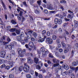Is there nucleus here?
Wrapping results in <instances>:
<instances>
[{"label":"nucleus","instance_id":"f257e3e1","mask_svg":"<svg viewBox=\"0 0 78 78\" xmlns=\"http://www.w3.org/2000/svg\"><path fill=\"white\" fill-rule=\"evenodd\" d=\"M53 61L54 63H56V64H54L52 67V69L54 67H58L59 65V62L60 61L58 60L56 58H54L53 59Z\"/></svg>","mask_w":78,"mask_h":78},{"label":"nucleus","instance_id":"f03ea898","mask_svg":"<svg viewBox=\"0 0 78 78\" xmlns=\"http://www.w3.org/2000/svg\"><path fill=\"white\" fill-rule=\"evenodd\" d=\"M41 51L42 52V54L44 56L46 55H47L48 52V50H45L44 48H41Z\"/></svg>","mask_w":78,"mask_h":78},{"label":"nucleus","instance_id":"7ed1b4c3","mask_svg":"<svg viewBox=\"0 0 78 78\" xmlns=\"http://www.w3.org/2000/svg\"><path fill=\"white\" fill-rule=\"evenodd\" d=\"M55 24L58 23V25H61L62 23V20L56 18L55 20Z\"/></svg>","mask_w":78,"mask_h":78},{"label":"nucleus","instance_id":"20e7f679","mask_svg":"<svg viewBox=\"0 0 78 78\" xmlns=\"http://www.w3.org/2000/svg\"><path fill=\"white\" fill-rule=\"evenodd\" d=\"M27 62L28 64H33V60H32L31 58L28 57L27 58Z\"/></svg>","mask_w":78,"mask_h":78},{"label":"nucleus","instance_id":"39448f33","mask_svg":"<svg viewBox=\"0 0 78 78\" xmlns=\"http://www.w3.org/2000/svg\"><path fill=\"white\" fill-rule=\"evenodd\" d=\"M46 42H48L49 44H51L53 42V41L52 39L50 38H47L46 39Z\"/></svg>","mask_w":78,"mask_h":78},{"label":"nucleus","instance_id":"423d86ee","mask_svg":"<svg viewBox=\"0 0 78 78\" xmlns=\"http://www.w3.org/2000/svg\"><path fill=\"white\" fill-rule=\"evenodd\" d=\"M30 66H24L23 68V70L25 72H28L30 70Z\"/></svg>","mask_w":78,"mask_h":78},{"label":"nucleus","instance_id":"0eeeda50","mask_svg":"<svg viewBox=\"0 0 78 78\" xmlns=\"http://www.w3.org/2000/svg\"><path fill=\"white\" fill-rule=\"evenodd\" d=\"M6 55V52L5 51H2L0 53V56L1 58H4Z\"/></svg>","mask_w":78,"mask_h":78},{"label":"nucleus","instance_id":"6e6552de","mask_svg":"<svg viewBox=\"0 0 78 78\" xmlns=\"http://www.w3.org/2000/svg\"><path fill=\"white\" fill-rule=\"evenodd\" d=\"M17 18L19 20H21L22 19V22H24L25 21V18L23 17V16H22L21 17L18 16H17Z\"/></svg>","mask_w":78,"mask_h":78},{"label":"nucleus","instance_id":"1a4fd4ad","mask_svg":"<svg viewBox=\"0 0 78 78\" xmlns=\"http://www.w3.org/2000/svg\"><path fill=\"white\" fill-rule=\"evenodd\" d=\"M47 8L48 9L50 10H53L54 8L53 7V5L51 4H50L47 6Z\"/></svg>","mask_w":78,"mask_h":78},{"label":"nucleus","instance_id":"9d476101","mask_svg":"<svg viewBox=\"0 0 78 78\" xmlns=\"http://www.w3.org/2000/svg\"><path fill=\"white\" fill-rule=\"evenodd\" d=\"M29 45L30 47L31 48H33L34 46V43L33 42L31 41L30 42L29 44Z\"/></svg>","mask_w":78,"mask_h":78},{"label":"nucleus","instance_id":"9b49d317","mask_svg":"<svg viewBox=\"0 0 78 78\" xmlns=\"http://www.w3.org/2000/svg\"><path fill=\"white\" fill-rule=\"evenodd\" d=\"M34 62L37 64H38V62H39V59L37 57H35L34 58Z\"/></svg>","mask_w":78,"mask_h":78},{"label":"nucleus","instance_id":"f8f14e48","mask_svg":"<svg viewBox=\"0 0 78 78\" xmlns=\"http://www.w3.org/2000/svg\"><path fill=\"white\" fill-rule=\"evenodd\" d=\"M25 34H26V35H27V38L28 39H30V38H31V37L32 36H31V34H28L26 33H25Z\"/></svg>","mask_w":78,"mask_h":78},{"label":"nucleus","instance_id":"ddd939ff","mask_svg":"<svg viewBox=\"0 0 78 78\" xmlns=\"http://www.w3.org/2000/svg\"><path fill=\"white\" fill-rule=\"evenodd\" d=\"M6 47L10 50H12V45L8 44V45H6Z\"/></svg>","mask_w":78,"mask_h":78},{"label":"nucleus","instance_id":"4468645a","mask_svg":"<svg viewBox=\"0 0 78 78\" xmlns=\"http://www.w3.org/2000/svg\"><path fill=\"white\" fill-rule=\"evenodd\" d=\"M62 76H65V75H68V72H67V71H66L62 73Z\"/></svg>","mask_w":78,"mask_h":78},{"label":"nucleus","instance_id":"2eb2a0df","mask_svg":"<svg viewBox=\"0 0 78 78\" xmlns=\"http://www.w3.org/2000/svg\"><path fill=\"white\" fill-rule=\"evenodd\" d=\"M18 53L19 55H22V49L20 48L18 49Z\"/></svg>","mask_w":78,"mask_h":78},{"label":"nucleus","instance_id":"dca6fc26","mask_svg":"<svg viewBox=\"0 0 78 78\" xmlns=\"http://www.w3.org/2000/svg\"><path fill=\"white\" fill-rule=\"evenodd\" d=\"M74 27L75 28H76L78 27V22L76 21H74Z\"/></svg>","mask_w":78,"mask_h":78},{"label":"nucleus","instance_id":"f3484780","mask_svg":"<svg viewBox=\"0 0 78 78\" xmlns=\"http://www.w3.org/2000/svg\"><path fill=\"white\" fill-rule=\"evenodd\" d=\"M67 17L68 19H72L73 17V15H72L71 14H69L67 16Z\"/></svg>","mask_w":78,"mask_h":78},{"label":"nucleus","instance_id":"a211bd4d","mask_svg":"<svg viewBox=\"0 0 78 78\" xmlns=\"http://www.w3.org/2000/svg\"><path fill=\"white\" fill-rule=\"evenodd\" d=\"M71 48L72 46H71V45H70L69 44H67L66 48V49H68L69 50L70 49H71Z\"/></svg>","mask_w":78,"mask_h":78},{"label":"nucleus","instance_id":"6ab92c4d","mask_svg":"<svg viewBox=\"0 0 78 78\" xmlns=\"http://www.w3.org/2000/svg\"><path fill=\"white\" fill-rule=\"evenodd\" d=\"M34 12L37 14H40V10H39L35 9Z\"/></svg>","mask_w":78,"mask_h":78},{"label":"nucleus","instance_id":"aec40b11","mask_svg":"<svg viewBox=\"0 0 78 78\" xmlns=\"http://www.w3.org/2000/svg\"><path fill=\"white\" fill-rule=\"evenodd\" d=\"M1 3L4 9L5 10L6 9V5H5L3 2V1H2L1 2Z\"/></svg>","mask_w":78,"mask_h":78},{"label":"nucleus","instance_id":"412c9836","mask_svg":"<svg viewBox=\"0 0 78 78\" xmlns=\"http://www.w3.org/2000/svg\"><path fill=\"white\" fill-rule=\"evenodd\" d=\"M61 44H62V45L63 48H66L67 47V46H66V44L64 43H64V41H62V42H61Z\"/></svg>","mask_w":78,"mask_h":78},{"label":"nucleus","instance_id":"4be33fe9","mask_svg":"<svg viewBox=\"0 0 78 78\" xmlns=\"http://www.w3.org/2000/svg\"><path fill=\"white\" fill-rule=\"evenodd\" d=\"M24 67L23 66H21L19 68V70L20 72H22V70H23V69Z\"/></svg>","mask_w":78,"mask_h":78},{"label":"nucleus","instance_id":"5701e85b","mask_svg":"<svg viewBox=\"0 0 78 78\" xmlns=\"http://www.w3.org/2000/svg\"><path fill=\"white\" fill-rule=\"evenodd\" d=\"M11 22L12 24L14 25H15L16 24H17V22L14 20H11Z\"/></svg>","mask_w":78,"mask_h":78},{"label":"nucleus","instance_id":"b1692460","mask_svg":"<svg viewBox=\"0 0 78 78\" xmlns=\"http://www.w3.org/2000/svg\"><path fill=\"white\" fill-rule=\"evenodd\" d=\"M15 52H14V51L12 50L10 52V55L12 56H14L15 55Z\"/></svg>","mask_w":78,"mask_h":78},{"label":"nucleus","instance_id":"393cba45","mask_svg":"<svg viewBox=\"0 0 78 78\" xmlns=\"http://www.w3.org/2000/svg\"><path fill=\"white\" fill-rule=\"evenodd\" d=\"M64 67L66 70H68L69 69V66L67 65H64Z\"/></svg>","mask_w":78,"mask_h":78},{"label":"nucleus","instance_id":"a878e982","mask_svg":"<svg viewBox=\"0 0 78 78\" xmlns=\"http://www.w3.org/2000/svg\"><path fill=\"white\" fill-rule=\"evenodd\" d=\"M72 73V70H69L68 73V74L69 76H70Z\"/></svg>","mask_w":78,"mask_h":78},{"label":"nucleus","instance_id":"bb28decb","mask_svg":"<svg viewBox=\"0 0 78 78\" xmlns=\"http://www.w3.org/2000/svg\"><path fill=\"white\" fill-rule=\"evenodd\" d=\"M37 3L38 5V6H40L41 5V3H42V0H39L37 1Z\"/></svg>","mask_w":78,"mask_h":78},{"label":"nucleus","instance_id":"cd10ccee","mask_svg":"<svg viewBox=\"0 0 78 78\" xmlns=\"http://www.w3.org/2000/svg\"><path fill=\"white\" fill-rule=\"evenodd\" d=\"M16 28H12L9 30L10 32H14L16 31Z\"/></svg>","mask_w":78,"mask_h":78},{"label":"nucleus","instance_id":"c85d7f7f","mask_svg":"<svg viewBox=\"0 0 78 78\" xmlns=\"http://www.w3.org/2000/svg\"><path fill=\"white\" fill-rule=\"evenodd\" d=\"M14 63H15V62H14L13 61L9 63V66L11 67H12L13 66V64Z\"/></svg>","mask_w":78,"mask_h":78},{"label":"nucleus","instance_id":"c756f323","mask_svg":"<svg viewBox=\"0 0 78 78\" xmlns=\"http://www.w3.org/2000/svg\"><path fill=\"white\" fill-rule=\"evenodd\" d=\"M16 39L18 41H20V40H21V37H20V36H19L16 37Z\"/></svg>","mask_w":78,"mask_h":78},{"label":"nucleus","instance_id":"7c9ffc66","mask_svg":"<svg viewBox=\"0 0 78 78\" xmlns=\"http://www.w3.org/2000/svg\"><path fill=\"white\" fill-rule=\"evenodd\" d=\"M36 69L38 70H41V66L37 65L36 66Z\"/></svg>","mask_w":78,"mask_h":78},{"label":"nucleus","instance_id":"2f4dec72","mask_svg":"<svg viewBox=\"0 0 78 78\" xmlns=\"http://www.w3.org/2000/svg\"><path fill=\"white\" fill-rule=\"evenodd\" d=\"M11 57V55L10 54H9L6 57V58L8 59H10Z\"/></svg>","mask_w":78,"mask_h":78},{"label":"nucleus","instance_id":"473e14b6","mask_svg":"<svg viewBox=\"0 0 78 78\" xmlns=\"http://www.w3.org/2000/svg\"><path fill=\"white\" fill-rule=\"evenodd\" d=\"M16 32L17 34H20V30H16Z\"/></svg>","mask_w":78,"mask_h":78},{"label":"nucleus","instance_id":"72a5a7b5","mask_svg":"<svg viewBox=\"0 0 78 78\" xmlns=\"http://www.w3.org/2000/svg\"><path fill=\"white\" fill-rule=\"evenodd\" d=\"M39 5H38L37 4H34L33 5V6L34 8H38Z\"/></svg>","mask_w":78,"mask_h":78},{"label":"nucleus","instance_id":"f704fd0d","mask_svg":"<svg viewBox=\"0 0 78 78\" xmlns=\"http://www.w3.org/2000/svg\"><path fill=\"white\" fill-rule=\"evenodd\" d=\"M70 69H75L76 71H78V66L74 68L70 67Z\"/></svg>","mask_w":78,"mask_h":78},{"label":"nucleus","instance_id":"c9c22d12","mask_svg":"<svg viewBox=\"0 0 78 78\" xmlns=\"http://www.w3.org/2000/svg\"><path fill=\"white\" fill-rule=\"evenodd\" d=\"M23 5L25 6V7H28V5L27 4V2H26L24 1L23 2Z\"/></svg>","mask_w":78,"mask_h":78},{"label":"nucleus","instance_id":"e433bc0d","mask_svg":"<svg viewBox=\"0 0 78 78\" xmlns=\"http://www.w3.org/2000/svg\"><path fill=\"white\" fill-rule=\"evenodd\" d=\"M5 62V60L3 59H0V63L2 64L3 63Z\"/></svg>","mask_w":78,"mask_h":78},{"label":"nucleus","instance_id":"4c0bfd02","mask_svg":"<svg viewBox=\"0 0 78 78\" xmlns=\"http://www.w3.org/2000/svg\"><path fill=\"white\" fill-rule=\"evenodd\" d=\"M68 12H69V13H70L71 14H72V15H73V16L74 13H73V11H72L70 10H68Z\"/></svg>","mask_w":78,"mask_h":78},{"label":"nucleus","instance_id":"58836bf2","mask_svg":"<svg viewBox=\"0 0 78 78\" xmlns=\"http://www.w3.org/2000/svg\"><path fill=\"white\" fill-rule=\"evenodd\" d=\"M33 35L34 37H36L37 36V34L35 32H34L33 33Z\"/></svg>","mask_w":78,"mask_h":78},{"label":"nucleus","instance_id":"ea45409f","mask_svg":"<svg viewBox=\"0 0 78 78\" xmlns=\"http://www.w3.org/2000/svg\"><path fill=\"white\" fill-rule=\"evenodd\" d=\"M44 41V38H42L38 40V42H43Z\"/></svg>","mask_w":78,"mask_h":78},{"label":"nucleus","instance_id":"a19ab883","mask_svg":"<svg viewBox=\"0 0 78 78\" xmlns=\"http://www.w3.org/2000/svg\"><path fill=\"white\" fill-rule=\"evenodd\" d=\"M48 56L49 58H54V57H53V55H52V54L51 53H49Z\"/></svg>","mask_w":78,"mask_h":78},{"label":"nucleus","instance_id":"79ce46f5","mask_svg":"<svg viewBox=\"0 0 78 78\" xmlns=\"http://www.w3.org/2000/svg\"><path fill=\"white\" fill-rule=\"evenodd\" d=\"M59 7H60V8L62 9V11H64V7H63V5H59Z\"/></svg>","mask_w":78,"mask_h":78},{"label":"nucleus","instance_id":"37998d69","mask_svg":"<svg viewBox=\"0 0 78 78\" xmlns=\"http://www.w3.org/2000/svg\"><path fill=\"white\" fill-rule=\"evenodd\" d=\"M60 3H66V1L64 0H61L60 1Z\"/></svg>","mask_w":78,"mask_h":78},{"label":"nucleus","instance_id":"c03bdc74","mask_svg":"<svg viewBox=\"0 0 78 78\" xmlns=\"http://www.w3.org/2000/svg\"><path fill=\"white\" fill-rule=\"evenodd\" d=\"M61 44L58 45V46L56 48V50H59V48L61 47Z\"/></svg>","mask_w":78,"mask_h":78},{"label":"nucleus","instance_id":"a18cd8bd","mask_svg":"<svg viewBox=\"0 0 78 78\" xmlns=\"http://www.w3.org/2000/svg\"><path fill=\"white\" fill-rule=\"evenodd\" d=\"M44 13L45 14H48V10L47 9H44Z\"/></svg>","mask_w":78,"mask_h":78},{"label":"nucleus","instance_id":"49530a36","mask_svg":"<svg viewBox=\"0 0 78 78\" xmlns=\"http://www.w3.org/2000/svg\"><path fill=\"white\" fill-rule=\"evenodd\" d=\"M46 33V31L45 30H44L42 31V35H44Z\"/></svg>","mask_w":78,"mask_h":78},{"label":"nucleus","instance_id":"de8ad7c7","mask_svg":"<svg viewBox=\"0 0 78 78\" xmlns=\"http://www.w3.org/2000/svg\"><path fill=\"white\" fill-rule=\"evenodd\" d=\"M76 65H77V64H76V62H73L72 63V66H76Z\"/></svg>","mask_w":78,"mask_h":78},{"label":"nucleus","instance_id":"09e8293b","mask_svg":"<svg viewBox=\"0 0 78 78\" xmlns=\"http://www.w3.org/2000/svg\"><path fill=\"white\" fill-rule=\"evenodd\" d=\"M57 38L56 36V35H53L52 36V39L54 40H56Z\"/></svg>","mask_w":78,"mask_h":78},{"label":"nucleus","instance_id":"8fccbe9b","mask_svg":"<svg viewBox=\"0 0 78 78\" xmlns=\"http://www.w3.org/2000/svg\"><path fill=\"white\" fill-rule=\"evenodd\" d=\"M20 42L22 45H24V44H25V41L23 40H22L20 41Z\"/></svg>","mask_w":78,"mask_h":78},{"label":"nucleus","instance_id":"3c124183","mask_svg":"<svg viewBox=\"0 0 78 78\" xmlns=\"http://www.w3.org/2000/svg\"><path fill=\"white\" fill-rule=\"evenodd\" d=\"M69 51V49H66L64 50V53H66L68 52Z\"/></svg>","mask_w":78,"mask_h":78},{"label":"nucleus","instance_id":"603ef678","mask_svg":"<svg viewBox=\"0 0 78 78\" xmlns=\"http://www.w3.org/2000/svg\"><path fill=\"white\" fill-rule=\"evenodd\" d=\"M9 44L8 42H6V41H4L3 42V44L4 45H6V44Z\"/></svg>","mask_w":78,"mask_h":78},{"label":"nucleus","instance_id":"864d4df0","mask_svg":"<svg viewBox=\"0 0 78 78\" xmlns=\"http://www.w3.org/2000/svg\"><path fill=\"white\" fill-rule=\"evenodd\" d=\"M14 75L13 74H10L9 75V78H14Z\"/></svg>","mask_w":78,"mask_h":78},{"label":"nucleus","instance_id":"5fc2aeb1","mask_svg":"<svg viewBox=\"0 0 78 78\" xmlns=\"http://www.w3.org/2000/svg\"><path fill=\"white\" fill-rule=\"evenodd\" d=\"M7 41L8 42H9L10 41H11V39H10V38L9 37H8L7 38Z\"/></svg>","mask_w":78,"mask_h":78},{"label":"nucleus","instance_id":"6e6d98bb","mask_svg":"<svg viewBox=\"0 0 78 78\" xmlns=\"http://www.w3.org/2000/svg\"><path fill=\"white\" fill-rule=\"evenodd\" d=\"M5 67L6 66L5 64H4L1 66V69H3V68H4V67Z\"/></svg>","mask_w":78,"mask_h":78},{"label":"nucleus","instance_id":"4d7b16f0","mask_svg":"<svg viewBox=\"0 0 78 78\" xmlns=\"http://www.w3.org/2000/svg\"><path fill=\"white\" fill-rule=\"evenodd\" d=\"M26 77L27 78H31V76L30 74H27L26 75Z\"/></svg>","mask_w":78,"mask_h":78},{"label":"nucleus","instance_id":"13d9d810","mask_svg":"<svg viewBox=\"0 0 78 78\" xmlns=\"http://www.w3.org/2000/svg\"><path fill=\"white\" fill-rule=\"evenodd\" d=\"M20 36H21V37H24V36H25V34H24V33H23V32H22L21 33Z\"/></svg>","mask_w":78,"mask_h":78},{"label":"nucleus","instance_id":"bf43d9fd","mask_svg":"<svg viewBox=\"0 0 78 78\" xmlns=\"http://www.w3.org/2000/svg\"><path fill=\"white\" fill-rule=\"evenodd\" d=\"M11 27L10 26H8L6 27V28L7 30H8L11 29Z\"/></svg>","mask_w":78,"mask_h":78},{"label":"nucleus","instance_id":"052dcab7","mask_svg":"<svg viewBox=\"0 0 78 78\" xmlns=\"http://www.w3.org/2000/svg\"><path fill=\"white\" fill-rule=\"evenodd\" d=\"M19 15H20V16L21 17V16H22V15H23V12L22 11H20V13H19Z\"/></svg>","mask_w":78,"mask_h":78},{"label":"nucleus","instance_id":"680f3d73","mask_svg":"<svg viewBox=\"0 0 78 78\" xmlns=\"http://www.w3.org/2000/svg\"><path fill=\"white\" fill-rule=\"evenodd\" d=\"M55 55L57 57H59V53H58L57 52H55Z\"/></svg>","mask_w":78,"mask_h":78},{"label":"nucleus","instance_id":"e2e57ef3","mask_svg":"<svg viewBox=\"0 0 78 78\" xmlns=\"http://www.w3.org/2000/svg\"><path fill=\"white\" fill-rule=\"evenodd\" d=\"M30 33V34H32V33H33V31L31 30H29L27 32V33Z\"/></svg>","mask_w":78,"mask_h":78},{"label":"nucleus","instance_id":"0e129e2a","mask_svg":"<svg viewBox=\"0 0 78 78\" xmlns=\"http://www.w3.org/2000/svg\"><path fill=\"white\" fill-rule=\"evenodd\" d=\"M47 63L48 64H51V61L49 60H47Z\"/></svg>","mask_w":78,"mask_h":78},{"label":"nucleus","instance_id":"69168bd1","mask_svg":"<svg viewBox=\"0 0 78 78\" xmlns=\"http://www.w3.org/2000/svg\"><path fill=\"white\" fill-rule=\"evenodd\" d=\"M30 73L31 75H33L34 73V71L33 70H31L30 71Z\"/></svg>","mask_w":78,"mask_h":78},{"label":"nucleus","instance_id":"338daca9","mask_svg":"<svg viewBox=\"0 0 78 78\" xmlns=\"http://www.w3.org/2000/svg\"><path fill=\"white\" fill-rule=\"evenodd\" d=\"M71 78H75V74L73 73H72L71 75Z\"/></svg>","mask_w":78,"mask_h":78},{"label":"nucleus","instance_id":"774afa93","mask_svg":"<svg viewBox=\"0 0 78 78\" xmlns=\"http://www.w3.org/2000/svg\"><path fill=\"white\" fill-rule=\"evenodd\" d=\"M24 41L25 42H28V38L25 37L24 38Z\"/></svg>","mask_w":78,"mask_h":78}]
</instances>
